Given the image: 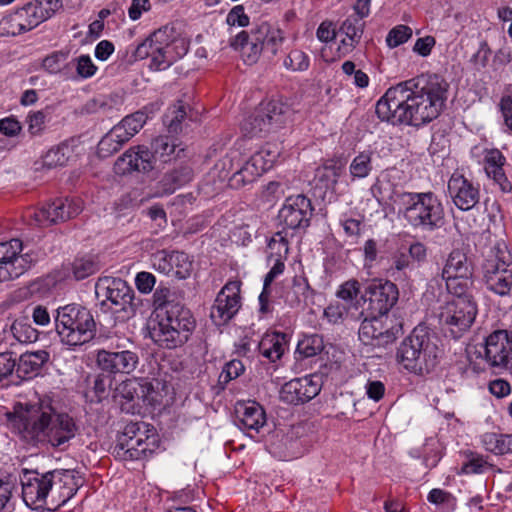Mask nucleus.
Segmentation results:
<instances>
[{
    "label": "nucleus",
    "mask_w": 512,
    "mask_h": 512,
    "mask_svg": "<svg viewBox=\"0 0 512 512\" xmlns=\"http://www.w3.org/2000/svg\"><path fill=\"white\" fill-rule=\"evenodd\" d=\"M448 89L443 77L422 74L389 88L378 100L376 114L393 125H423L440 115Z\"/></svg>",
    "instance_id": "nucleus-1"
},
{
    "label": "nucleus",
    "mask_w": 512,
    "mask_h": 512,
    "mask_svg": "<svg viewBox=\"0 0 512 512\" xmlns=\"http://www.w3.org/2000/svg\"><path fill=\"white\" fill-rule=\"evenodd\" d=\"M6 415L11 431L31 446L61 448L78 432L75 420L67 413L57 412L50 398L36 403H16Z\"/></svg>",
    "instance_id": "nucleus-2"
},
{
    "label": "nucleus",
    "mask_w": 512,
    "mask_h": 512,
    "mask_svg": "<svg viewBox=\"0 0 512 512\" xmlns=\"http://www.w3.org/2000/svg\"><path fill=\"white\" fill-rule=\"evenodd\" d=\"M391 210L413 228L433 230L443 219V207L433 192L393 190L389 196Z\"/></svg>",
    "instance_id": "nucleus-3"
},
{
    "label": "nucleus",
    "mask_w": 512,
    "mask_h": 512,
    "mask_svg": "<svg viewBox=\"0 0 512 512\" xmlns=\"http://www.w3.org/2000/svg\"><path fill=\"white\" fill-rule=\"evenodd\" d=\"M189 49V42L171 25H165L149 35L133 51V60L151 58L150 68L165 70L174 62L184 57Z\"/></svg>",
    "instance_id": "nucleus-4"
},
{
    "label": "nucleus",
    "mask_w": 512,
    "mask_h": 512,
    "mask_svg": "<svg viewBox=\"0 0 512 512\" xmlns=\"http://www.w3.org/2000/svg\"><path fill=\"white\" fill-rule=\"evenodd\" d=\"M437 346L431 341L427 327L417 326L400 344L397 362L409 372L423 375L437 364Z\"/></svg>",
    "instance_id": "nucleus-5"
},
{
    "label": "nucleus",
    "mask_w": 512,
    "mask_h": 512,
    "mask_svg": "<svg viewBox=\"0 0 512 512\" xmlns=\"http://www.w3.org/2000/svg\"><path fill=\"white\" fill-rule=\"evenodd\" d=\"M55 328L62 343L83 345L95 337L96 323L91 312L79 304H67L56 310Z\"/></svg>",
    "instance_id": "nucleus-6"
},
{
    "label": "nucleus",
    "mask_w": 512,
    "mask_h": 512,
    "mask_svg": "<svg viewBox=\"0 0 512 512\" xmlns=\"http://www.w3.org/2000/svg\"><path fill=\"white\" fill-rule=\"evenodd\" d=\"M283 41L284 36L280 29L263 22L250 34L241 31L231 38L230 46L235 50H241L245 61L252 64L258 60L262 52L272 56L276 55Z\"/></svg>",
    "instance_id": "nucleus-7"
},
{
    "label": "nucleus",
    "mask_w": 512,
    "mask_h": 512,
    "mask_svg": "<svg viewBox=\"0 0 512 512\" xmlns=\"http://www.w3.org/2000/svg\"><path fill=\"white\" fill-rule=\"evenodd\" d=\"M174 140L166 135L156 137L151 142V150L145 146H137L127 150L120 156L115 164L114 171L117 174L125 175L133 171L149 172L154 168L156 156H170L175 152Z\"/></svg>",
    "instance_id": "nucleus-8"
},
{
    "label": "nucleus",
    "mask_w": 512,
    "mask_h": 512,
    "mask_svg": "<svg viewBox=\"0 0 512 512\" xmlns=\"http://www.w3.org/2000/svg\"><path fill=\"white\" fill-rule=\"evenodd\" d=\"M96 294L104 298L102 304L116 320L125 322L135 315L134 291L126 281L120 278L101 279L96 285Z\"/></svg>",
    "instance_id": "nucleus-9"
},
{
    "label": "nucleus",
    "mask_w": 512,
    "mask_h": 512,
    "mask_svg": "<svg viewBox=\"0 0 512 512\" xmlns=\"http://www.w3.org/2000/svg\"><path fill=\"white\" fill-rule=\"evenodd\" d=\"M485 283L489 290L506 296L512 288V255L505 244L490 249L483 264Z\"/></svg>",
    "instance_id": "nucleus-10"
},
{
    "label": "nucleus",
    "mask_w": 512,
    "mask_h": 512,
    "mask_svg": "<svg viewBox=\"0 0 512 512\" xmlns=\"http://www.w3.org/2000/svg\"><path fill=\"white\" fill-rule=\"evenodd\" d=\"M477 304L470 298H455L441 307L439 322L453 338H459L473 324Z\"/></svg>",
    "instance_id": "nucleus-11"
},
{
    "label": "nucleus",
    "mask_w": 512,
    "mask_h": 512,
    "mask_svg": "<svg viewBox=\"0 0 512 512\" xmlns=\"http://www.w3.org/2000/svg\"><path fill=\"white\" fill-rule=\"evenodd\" d=\"M486 364L496 373L512 369V331L496 330L486 337L483 347Z\"/></svg>",
    "instance_id": "nucleus-12"
},
{
    "label": "nucleus",
    "mask_w": 512,
    "mask_h": 512,
    "mask_svg": "<svg viewBox=\"0 0 512 512\" xmlns=\"http://www.w3.org/2000/svg\"><path fill=\"white\" fill-rule=\"evenodd\" d=\"M22 498L25 504L34 510L52 509L48 506L53 488V473L40 474L37 471H25L21 478Z\"/></svg>",
    "instance_id": "nucleus-13"
},
{
    "label": "nucleus",
    "mask_w": 512,
    "mask_h": 512,
    "mask_svg": "<svg viewBox=\"0 0 512 512\" xmlns=\"http://www.w3.org/2000/svg\"><path fill=\"white\" fill-rule=\"evenodd\" d=\"M22 248L19 239L0 243V282L18 278L31 268L33 258L21 254Z\"/></svg>",
    "instance_id": "nucleus-14"
},
{
    "label": "nucleus",
    "mask_w": 512,
    "mask_h": 512,
    "mask_svg": "<svg viewBox=\"0 0 512 512\" xmlns=\"http://www.w3.org/2000/svg\"><path fill=\"white\" fill-rule=\"evenodd\" d=\"M279 152L276 147L266 145L259 151L255 152L249 160L236 171L231 177V185L234 187L244 186L252 183L264 172L273 167Z\"/></svg>",
    "instance_id": "nucleus-15"
},
{
    "label": "nucleus",
    "mask_w": 512,
    "mask_h": 512,
    "mask_svg": "<svg viewBox=\"0 0 512 512\" xmlns=\"http://www.w3.org/2000/svg\"><path fill=\"white\" fill-rule=\"evenodd\" d=\"M147 432H149L148 425L144 422L126 425L124 439L119 443L125 459L138 460L153 452L150 444L154 445L155 439L147 435Z\"/></svg>",
    "instance_id": "nucleus-16"
},
{
    "label": "nucleus",
    "mask_w": 512,
    "mask_h": 512,
    "mask_svg": "<svg viewBox=\"0 0 512 512\" xmlns=\"http://www.w3.org/2000/svg\"><path fill=\"white\" fill-rule=\"evenodd\" d=\"M399 328L387 324V318L379 315H370L365 318L359 328V339L365 345L385 347L397 339Z\"/></svg>",
    "instance_id": "nucleus-17"
},
{
    "label": "nucleus",
    "mask_w": 512,
    "mask_h": 512,
    "mask_svg": "<svg viewBox=\"0 0 512 512\" xmlns=\"http://www.w3.org/2000/svg\"><path fill=\"white\" fill-rule=\"evenodd\" d=\"M81 211L82 205L79 200L59 198L35 210L31 217L37 225L46 227L74 218Z\"/></svg>",
    "instance_id": "nucleus-18"
},
{
    "label": "nucleus",
    "mask_w": 512,
    "mask_h": 512,
    "mask_svg": "<svg viewBox=\"0 0 512 512\" xmlns=\"http://www.w3.org/2000/svg\"><path fill=\"white\" fill-rule=\"evenodd\" d=\"M240 282H227L218 293L211 308L212 321L220 326L231 320L240 308Z\"/></svg>",
    "instance_id": "nucleus-19"
},
{
    "label": "nucleus",
    "mask_w": 512,
    "mask_h": 512,
    "mask_svg": "<svg viewBox=\"0 0 512 512\" xmlns=\"http://www.w3.org/2000/svg\"><path fill=\"white\" fill-rule=\"evenodd\" d=\"M313 208L311 201L304 195L290 196L278 213V219L284 228L298 229L309 225Z\"/></svg>",
    "instance_id": "nucleus-20"
},
{
    "label": "nucleus",
    "mask_w": 512,
    "mask_h": 512,
    "mask_svg": "<svg viewBox=\"0 0 512 512\" xmlns=\"http://www.w3.org/2000/svg\"><path fill=\"white\" fill-rule=\"evenodd\" d=\"M366 296L370 315H386L399 298V291L391 281L373 282L366 289Z\"/></svg>",
    "instance_id": "nucleus-21"
},
{
    "label": "nucleus",
    "mask_w": 512,
    "mask_h": 512,
    "mask_svg": "<svg viewBox=\"0 0 512 512\" xmlns=\"http://www.w3.org/2000/svg\"><path fill=\"white\" fill-rule=\"evenodd\" d=\"M53 488L50 494V505L54 508L63 506L70 500L82 485V478L73 470H54Z\"/></svg>",
    "instance_id": "nucleus-22"
},
{
    "label": "nucleus",
    "mask_w": 512,
    "mask_h": 512,
    "mask_svg": "<svg viewBox=\"0 0 512 512\" xmlns=\"http://www.w3.org/2000/svg\"><path fill=\"white\" fill-rule=\"evenodd\" d=\"M448 192L455 206L463 211L475 207L480 199L479 188L458 171L448 181Z\"/></svg>",
    "instance_id": "nucleus-23"
},
{
    "label": "nucleus",
    "mask_w": 512,
    "mask_h": 512,
    "mask_svg": "<svg viewBox=\"0 0 512 512\" xmlns=\"http://www.w3.org/2000/svg\"><path fill=\"white\" fill-rule=\"evenodd\" d=\"M321 386L311 377L295 378L285 383L280 391L281 399L289 404H302L316 397Z\"/></svg>",
    "instance_id": "nucleus-24"
},
{
    "label": "nucleus",
    "mask_w": 512,
    "mask_h": 512,
    "mask_svg": "<svg viewBox=\"0 0 512 512\" xmlns=\"http://www.w3.org/2000/svg\"><path fill=\"white\" fill-rule=\"evenodd\" d=\"M96 360L101 370L113 374H129L136 369L139 362L137 354L129 350L119 352L100 350Z\"/></svg>",
    "instance_id": "nucleus-25"
},
{
    "label": "nucleus",
    "mask_w": 512,
    "mask_h": 512,
    "mask_svg": "<svg viewBox=\"0 0 512 512\" xmlns=\"http://www.w3.org/2000/svg\"><path fill=\"white\" fill-rule=\"evenodd\" d=\"M150 336L157 345L166 349L180 347L185 344L190 337V335L185 332V329L180 331L174 326L168 325L160 320L151 328Z\"/></svg>",
    "instance_id": "nucleus-26"
},
{
    "label": "nucleus",
    "mask_w": 512,
    "mask_h": 512,
    "mask_svg": "<svg viewBox=\"0 0 512 512\" xmlns=\"http://www.w3.org/2000/svg\"><path fill=\"white\" fill-rule=\"evenodd\" d=\"M236 412L241 428L250 436L252 433H258L266 423L265 411L256 402L240 404Z\"/></svg>",
    "instance_id": "nucleus-27"
},
{
    "label": "nucleus",
    "mask_w": 512,
    "mask_h": 512,
    "mask_svg": "<svg viewBox=\"0 0 512 512\" xmlns=\"http://www.w3.org/2000/svg\"><path fill=\"white\" fill-rule=\"evenodd\" d=\"M194 178V171L189 165H180L167 171L157 183L160 195L173 194L177 189L190 183Z\"/></svg>",
    "instance_id": "nucleus-28"
},
{
    "label": "nucleus",
    "mask_w": 512,
    "mask_h": 512,
    "mask_svg": "<svg viewBox=\"0 0 512 512\" xmlns=\"http://www.w3.org/2000/svg\"><path fill=\"white\" fill-rule=\"evenodd\" d=\"M157 317L160 321L174 326L180 331L185 329V332L189 335H191L196 326V321L191 311L182 304L168 306L167 310L163 313H158Z\"/></svg>",
    "instance_id": "nucleus-29"
},
{
    "label": "nucleus",
    "mask_w": 512,
    "mask_h": 512,
    "mask_svg": "<svg viewBox=\"0 0 512 512\" xmlns=\"http://www.w3.org/2000/svg\"><path fill=\"white\" fill-rule=\"evenodd\" d=\"M505 157L499 150H491L485 157V172L489 178H492L499 185L502 192H510L512 184L508 181L503 165Z\"/></svg>",
    "instance_id": "nucleus-30"
},
{
    "label": "nucleus",
    "mask_w": 512,
    "mask_h": 512,
    "mask_svg": "<svg viewBox=\"0 0 512 512\" xmlns=\"http://www.w3.org/2000/svg\"><path fill=\"white\" fill-rule=\"evenodd\" d=\"M49 360V353L45 350L23 353L15 367L16 373L21 379H28L37 375L43 365Z\"/></svg>",
    "instance_id": "nucleus-31"
},
{
    "label": "nucleus",
    "mask_w": 512,
    "mask_h": 512,
    "mask_svg": "<svg viewBox=\"0 0 512 512\" xmlns=\"http://www.w3.org/2000/svg\"><path fill=\"white\" fill-rule=\"evenodd\" d=\"M441 277L452 278L473 277V266L465 253L460 250H454L449 254L448 259L442 269Z\"/></svg>",
    "instance_id": "nucleus-32"
},
{
    "label": "nucleus",
    "mask_w": 512,
    "mask_h": 512,
    "mask_svg": "<svg viewBox=\"0 0 512 512\" xmlns=\"http://www.w3.org/2000/svg\"><path fill=\"white\" fill-rule=\"evenodd\" d=\"M152 390L150 382L137 378L127 379L116 388L117 394L129 402L140 399L144 402Z\"/></svg>",
    "instance_id": "nucleus-33"
},
{
    "label": "nucleus",
    "mask_w": 512,
    "mask_h": 512,
    "mask_svg": "<svg viewBox=\"0 0 512 512\" xmlns=\"http://www.w3.org/2000/svg\"><path fill=\"white\" fill-rule=\"evenodd\" d=\"M285 343V334L279 332L266 333L258 343V350L263 357L275 362L283 355Z\"/></svg>",
    "instance_id": "nucleus-34"
},
{
    "label": "nucleus",
    "mask_w": 512,
    "mask_h": 512,
    "mask_svg": "<svg viewBox=\"0 0 512 512\" xmlns=\"http://www.w3.org/2000/svg\"><path fill=\"white\" fill-rule=\"evenodd\" d=\"M258 109L265 118L271 122V126L274 130L278 129L285 123L287 114L290 111L287 104L283 103L281 100L274 99L266 103H261Z\"/></svg>",
    "instance_id": "nucleus-35"
},
{
    "label": "nucleus",
    "mask_w": 512,
    "mask_h": 512,
    "mask_svg": "<svg viewBox=\"0 0 512 512\" xmlns=\"http://www.w3.org/2000/svg\"><path fill=\"white\" fill-rule=\"evenodd\" d=\"M128 141L120 127H113L99 142L98 154L101 157H109Z\"/></svg>",
    "instance_id": "nucleus-36"
},
{
    "label": "nucleus",
    "mask_w": 512,
    "mask_h": 512,
    "mask_svg": "<svg viewBox=\"0 0 512 512\" xmlns=\"http://www.w3.org/2000/svg\"><path fill=\"white\" fill-rule=\"evenodd\" d=\"M242 131L245 136L256 137L274 131L271 122L265 118L259 109L244 120Z\"/></svg>",
    "instance_id": "nucleus-37"
},
{
    "label": "nucleus",
    "mask_w": 512,
    "mask_h": 512,
    "mask_svg": "<svg viewBox=\"0 0 512 512\" xmlns=\"http://www.w3.org/2000/svg\"><path fill=\"white\" fill-rule=\"evenodd\" d=\"M482 443L487 451L496 455L512 453V434L486 433Z\"/></svg>",
    "instance_id": "nucleus-38"
},
{
    "label": "nucleus",
    "mask_w": 512,
    "mask_h": 512,
    "mask_svg": "<svg viewBox=\"0 0 512 512\" xmlns=\"http://www.w3.org/2000/svg\"><path fill=\"white\" fill-rule=\"evenodd\" d=\"M365 23L360 17L349 16L340 26L339 31L346 35L348 41L342 40L343 45L354 48L362 37Z\"/></svg>",
    "instance_id": "nucleus-39"
},
{
    "label": "nucleus",
    "mask_w": 512,
    "mask_h": 512,
    "mask_svg": "<svg viewBox=\"0 0 512 512\" xmlns=\"http://www.w3.org/2000/svg\"><path fill=\"white\" fill-rule=\"evenodd\" d=\"M410 256L404 252H397L391 257L390 265L386 272L394 281L406 282L408 279L406 270L410 268Z\"/></svg>",
    "instance_id": "nucleus-40"
},
{
    "label": "nucleus",
    "mask_w": 512,
    "mask_h": 512,
    "mask_svg": "<svg viewBox=\"0 0 512 512\" xmlns=\"http://www.w3.org/2000/svg\"><path fill=\"white\" fill-rule=\"evenodd\" d=\"M373 169L372 152H360L350 163L349 173L352 181L356 179H363L370 175Z\"/></svg>",
    "instance_id": "nucleus-41"
},
{
    "label": "nucleus",
    "mask_w": 512,
    "mask_h": 512,
    "mask_svg": "<svg viewBox=\"0 0 512 512\" xmlns=\"http://www.w3.org/2000/svg\"><path fill=\"white\" fill-rule=\"evenodd\" d=\"M72 152L71 146L67 143L52 147L43 156V166L50 169L64 166L72 156Z\"/></svg>",
    "instance_id": "nucleus-42"
},
{
    "label": "nucleus",
    "mask_w": 512,
    "mask_h": 512,
    "mask_svg": "<svg viewBox=\"0 0 512 512\" xmlns=\"http://www.w3.org/2000/svg\"><path fill=\"white\" fill-rule=\"evenodd\" d=\"M324 349L322 336L318 334L304 335L297 344L296 353L303 358L318 355Z\"/></svg>",
    "instance_id": "nucleus-43"
},
{
    "label": "nucleus",
    "mask_w": 512,
    "mask_h": 512,
    "mask_svg": "<svg viewBox=\"0 0 512 512\" xmlns=\"http://www.w3.org/2000/svg\"><path fill=\"white\" fill-rule=\"evenodd\" d=\"M446 282L448 292L455 296V298H470L473 299L472 290L474 281L472 277L467 278H443Z\"/></svg>",
    "instance_id": "nucleus-44"
},
{
    "label": "nucleus",
    "mask_w": 512,
    "mask_h": 512,
    "mask_svg": "<svg viewBox=\"0 0 512 512\" xmlns=\"http://www.w3.org/2000/svg\"><path fill=\"white\" fill-rule=\"evenodd\" d=\"M71 269L74 277L82 280L99 270V262L94 256H82L72 262Z\"/></svg>",
    "instance_id": "nucleus-45"
},
{
    "label": "nucleus",
    "mask_w": 512,
    "mask_h": 512,
    "mask_svg": "<svg viewBox=\"0 0 512 512\" xmlns=\"http://www.w3.org/2000/svg\"><path fill=\"white\" fill-rule=\"evenodd\" d=\"M171 266L172 271H170L169 276L178 279H186L192 272V261L184 252H171Z\"/></svg>",
    "instance_id": "nucleus-46"
},
{
    "label": "nucleus",
    "mask_w": 512,
    "mask_h": 512,
    "mask_svg": "<svg viewBox=\"0 0 512 512\" xmlns=\"http://www.w3.org/2000/svg\"><path fill=\"white\" fill-rule=\"evenodd\" d=\"M341 164L328 161L316 170V178L324 184L326 188L334 187L342 174Z\"/></svg>",
    "instance_id": "nucleus-47"
},
{
    "label": "nucleus",
    "mask_w": 512,
    "mask_h": 512,
    "mask_svg": "<svg viewBox=\"0 0 512 512\" xmlns=\"http://www.w3.org/2000/svg\"><path fill=\"white\" fill-rule=\"evenodd\" d=\"M13 337L20 343H31L38 339V332L29 323L27 318L14 320L10 327Z\"/></svg>",
    "instance_id": "nucleus-48"
},
{
    "label": "nucleus",
    "mask_w": 512,
    "mask_h": 512,
    "mask_svg": "<svg viewBox=\"0 0 512 512\" xmlns=\"http://www.w3.org/2000/svg\"><path fill=\"white\" fill-rule=\"evenodd\" d=\"M146 120L147 115L142 111H137L126 116L120 123L115 125V127H120L129 141L143 127Z\"/></svg>",
    "instance_id": "nucleus-49"
},
{
    "label": "nucleus",
    "mask_w": 512,
    "mask_h": 512,
    "mask_svg": "<svg viewBox=\"0 0 512 512\" xmlns=\"http://www.w3.org/2000/svg\"><path fill=\"white\" fill-rule=\"evenodd\" d=\"M283 65L291 71H305L309 67V57L305 52L294 49L285 57Z\"/></svg>",
    "instance_id": "nucleus-50"
},
{
    "label": "nucleus",
    "mask_w": 512,
    "mask_h": 512,
    "mask_svg": "<svg viewBox=\"0 0 512 512\" xmlns=\"http://www.w3.org/2000/svg\"><path fill=\"white\" fill-rule=\"evenodd\" d=\"M186 117L185 105L182 101H178L173 107H171L165 116L164 122L168 127L169 132L177 133L180 129L182 120Z\"/></svg>",
    "instance_id": "nucleus-51"
},
{
    "label": "nucleus",
    "mask_w": 512,
    "mask_h": 512,
    "mask_svg": "<svg viewBox=\"0 0 512 512\" xmlns=\"http://www.w3.org/2000/svg\"><path fill=\"white\" fill-rule=\"evenodd\" d=\"M412 29L407 25H397L392 28L386 37V43L390 48H396L406 43L412 37Z\"/></svg>",
    "instance_id": "nucleus-52"
},
{
    "label": "nucleus",
    "mask_w": 512,
    "mask_h": 512,
    "mask_svg": "<svg viewBox=\"0 0 512 512\" xmlns=\"http://www.w3.org/2000/svg\"><path fill=\"white\" fill-rule=\"evenodd\" d=\"M175 295L167 287H158L153 295V302L158 313H163L167 310L168 306L181 305L179 302H175Z\"/></svg>",
    "instance_id": "nucleus-53"
},
{
    "label": "nucleus",
    "mask_w": 512,
    "mask_h": 512,
    "mask_svg": "<svg viewBox=\"0 0 512 512\" xmlns=\"http://www.w3.org/2000/svg\"><path fill=\"white\" fill-rule=\"evenodd\" d=\"M244 372V365L240 360H231L226 363L224 366L220 376L219 382L223 384H227L231 380L239 377Z\"/></svg>",
    "instance_id": "nucleus-54"
},
{
    "label": "nucleus",
    "mask_w": 512,
    "mask_h": 512,
    "mask_svg": "<svg viewBox=\"0 0 512 512\" xmlns=\"http://www.w3.org/2000/svg\"><path fill=\"white\" fill-rule=\"evenodd\" d=\"M151 260L155 270L169 276L170 271H172L171 252L166 250L157 251L152 255Z\"/></svg>",
    "instance_id": "nucleus-55"
},
{
    "label": "nucleus",
    "mask_w": 512,
    "mask_h": 512,
    "mask_svg": "<svg viewBox=\"0 0 512 512\" xmlns=\"http://www.w3.org/2000/svg\"><path fill=\"white\" fill-rule=\"evenodd\" d=\"M391 185L389 183H384L380 180H377L371 187V193L373 197L376 199V201L380 205H388L391 208L389 196L391 195L392 191Z\"/></svg>",
    "instance_id": "nucleus-56"
},
{
    "label": "nucleus",
    "mask_w": 512,
    "mask_h": 512,
    "mask_svg": "<svg viewBox=\"0 0 512 512\" xmlns=\"http://www.w3.org/2000/svg\"><path fill=\"white\" fill-rule=\"evenodd\" d=\"M47 115L44 111H34L28 114V131L31 135H39L45 129Z\"/></svg>",
    "instance_id": "nucleus-57"
},
{
    "label": "nucleus",
    "mask_w": 512,
    "mask_h": 512,
    "mask_svg": "<svg viewBox=\"0 0 512 512\" xmlns=\"http://www.w3.org/2000/svg\"><path fill=\"white\" fill-rule=\"evenodd\" d=\"M68 53L56 51L44 58L42 66L49 73H57L61 69V64L67 59Z\"/></svg>",
    "instance_id": "nucleus-58"
},
{
    "label": "nucleus",
    "mask_w": 512,
    "mask_h": 512,
    "mask_svg": "<svg viewBox=\"0 0 512 512\" xmlns=\"http://www.w3.org/2000/svg\"><path fill=\"white\" fill-rule=\"evenodd\" d=\"M360 292V283L355 279L344 282L338 289L336 295L342 300L351 301Z\"/></svg>",
    "instance_id": "nucleus-59"
},
{
    "label": "nucleus",
    "mask_w": 512,
    "mask_h": 512,
    "mask_svg": "<svg viewBox=\"0 0 512 512\" xmlns=\"http://www.w3.org/2000/svg\"><path fill=\"white\" fill-rule=\"evenodd\" d=\"M226 22L229 26L246 27L249 25V17L244 11L242 5L234 6L226 17Z\"/></svg>",
    "instance_id": "nucleus-60"
},
{
    "label": "nucleus",
    "mask_w": 512,
    "mask_h": 512,
    "mask_svg": "<svg viewBox=\"0 0 512 512\" xmlns=\"http://www.w3.org/2000/svg\"><path fill=\"white\" fill-rule=\"evenodd\" d=\"M12 491V483L0 479V512H7L13 509V504L11 503Z\"/></svg>",
    "instance_id": "nucleus-61"
},
{
    "label": "nucleus",
    "mask_w": 512,
    "mask_h": 512,
    "mask_svg": "<svg viewBox=\"0 0 512 512\" xmlns=\"http://www.w3.org/2000/svg\"><path fill=\"white\" fill-rule=\"evenodd\" d=\"M16 367V357L12 352L0 353V381L10 376Z\"/></svg>",
    "instance_id": "nucleus-62"
},
{
    "label": "nucleus",
    "mask_w": 512,
    "mask_h": 512,
    "mask_svg": "<svg viewBox=\"0 0 512 512\" xmlns=\"http://www.w3.org/2000/svg\"><path fill=\"white\" fill-rule=\"evenodd\" d=\"M76 61V70L80 77L89 78L96 73L97 67L94 65L89 55H81Z\"/></svg>",
    "instance_id": "nucleus-63"
},
{
    "label": "nucleus",
    "mask_w": 512,
    "mask_h": 512,
    "mask_svg": "<svg viewBox=\"0 0 512 512\" xmlns=\"http://www.w3.org/2000/svg\"><path fill=\"white\" fill-rule=\"evenodd\" d=\"M0 29L2 30L3 35H11L16 36L21 34L18 16L16 13H13L5 18H3L0 22Z\"/></svg>",
    "instance_id": "nucleus-64"
}]
</instances>
